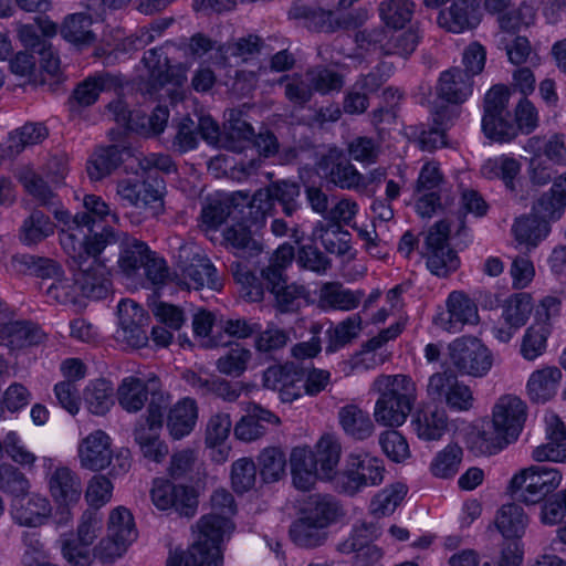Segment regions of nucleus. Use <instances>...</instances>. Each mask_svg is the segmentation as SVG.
I'll list each match as a JSON object with an SVG mask.
<instances>
[{
    "label": "nucleus",
    "instance_id": "obj_30",
    "mask_svg": "<svg viewBox=\"0 0 566 566\" xmlns=\"http://www.w3.org/2000/svg\"><path fill=\"white\" fill-rule=\"evenodd\" d=\"M301 514L327 528L343 514L338 501L328 494H312L305 501Z\"/></svg>",
    "mask_w": 566,
    "mask_h": 566
},
{
    "label": "nucleus",
    "instance_id": "obj_22",
    "mask_svg": "<svg viewBox=\"0 0 566 566\" xmlns=\"http://www.w3.org/2000/svg\"><path fill=\"white\" fill-rule=\"evenodd\" d=\"M290 15L296 19L308 18L311 15L315 27L319 31L324 32L356 29L363 22L360 17L353 12L333 13L324 10L310 12L308 9L298 6H295L290 10Z\"/></svg>",
    "mask_w": 566,
    "mask_h": 566
},
{
    "label": "nucleus",
    "instance_id": "obj_42",
    "mask_svg": "<svg viewBox=\"0 0 566 566\" xmlns=\"http://www.w3.org/2000/svg\"><path fill=\"white\" fill-rule=\"evenodd\" d=\"M495 525L506 539L520 538L525 533L527 516L522 506L515 503L504 504L497 511Z\"/></svg>",
    "mask_w": 566,
    "mask_h": 566
},
{
    "label": "nucleus",
    "instance_id": "obj_45",
    "mask_svg": "<svg viewBox=\"0 0 566 566\" xmlns=\"http://www.w3.org/2000/svg\"><path fill=\"white\" fill-rule=\"evenodd\" d=\"M108 83V77L105 75H97L87 77L74 88L73 94L69 98L70 111L75 113L82 107L93 105L101 92L105 90Z\"/></svg>",
    "mask_w": 566,
    "mask_h": 566
},
{
    "label": "nucleus",
    "instance_id": "obj_25",
    "mask_svg": "<svg viewBox=\"0 0 566 566\" xmlns=\"http://www.w3.org/2000/svg\"><path fill=\"white\" fill-rule=\"evenodd\" d=\"M411 426L419 439L438 441L449 429V418L444 409L428 407L415 413Z\"/></svg>",
    "mask_w": 566,
    "mask_h": 566
},
{
    "label": "nucleus",
    "instance_id": "obj_1",
    "mask_svg": "<svg viewBox=\"0 0 566 566\" xmlns=\"http://www.w3.org/2000/svg\"><path fill=\"white\" fill-rule=\"evenodd\" d=\"M211 513L203 515L196 524L195 543L185 552L175 553L167 566H221V544L234 528L231 516L235 513L233 495L216 490L210 499Z\"/></svg>",
    "mask_w": 566,
    "mask_h": 566
},
{
    "label": "nucleus",
    "instance_id": "obj_53",
    "mask_svg": "<svg viewBox=\"0 0 566 566\" xmlns=\"http://www.w3.org/2000/svg\"><path fill=\"white\" fill-rule=\"evenodd\" d=\"M48 135L42 123H27L10 134L8 147L11 154H20L25 147L42 143Z\"/></svg>",
    "mask_w": 566,
    "mask_h": 566
},
{
    "label": "nucleus",
    "instance_id": "obj_31",
    "mask_svg": "<svg viewBox=\"0 0 566 566\" xmlns=\"http://www.w3.org/2000/svg\"><path fill=\"white\" fill-rule=\"evenodd\" d=\"M521 172V164L517 159L510 156H500L490 158L481 167V174L488 179H501L506 189L518 197L517 177Z\"/></svg>",
    "mask_w": 566,
    "mask_h": 566
},
{
    "label": "nucleus",
    "instance_id": "obj_46",
    "mask_svg": "<svg viewBox=\"0 0 566 566\" xmlns=\"http://www.w3.org/2000/svg\"><path fill=\"white\" fill-rule=\"evenodd\" d=\"M314 455L319 468V479L334 481V470L340 458V446L337 440L332 436H323L316 443Z\"/></svg>",
    "mask_w": 566,
    "mask_h": 566
},
{
    "label": "nucleus",
    "instance_id": "obj_50",
    "mask_svg": "<svg viewBox=\"0 0 566 566\" xmlns=\"http://www.w3.org/2000/svg\"><path fill=\"white\" fill-rule=\"evenodd\" d=\"M457 116V113L449 107H444L437 112L433 116V122L437 125L434 128L424 130L419 137L421 149L432 151L446 145L444 130Z\"/></svg>",
    "mask_w": 566,
    "mask_h": 566
},
{
    "label": "nucleus",
    "instance_id": "obj_49",
    "mask_svg": "<svg viewBox=\"0 0 566 566\" xmlns=\"http://www.w3.org/2000/svg\"><path fill=\"white\" fill-rule=\"evenodd\" d=\"M463 450L457 443H450L439 451L430 464L431 473L439 479L454 476L462 461Z\"/></svg>",
    "mask_w": 566,
    "mask_h": 566
},
{
    "label": "nucleus",
    "instance_id": "obj_48",
    "mask_svg": "<svg viewBox=\"0 0 566 566\" xmlns=\"http://www.w3.org/2000/svg\"><path fill=\"white\" fill-rule=\"evenodd\" d=\"M88 410L96 416H104L113 406V387L105 379L92 381L84 391Z\"/></svg>",
    "mask_w": 566,
    "mask_h": 566
},
{
    "label": "nucleus",
    "instance_id": "obj_55",
    "mask_svg": "<svg viewBox=\"0 0 566 566\" xmlns=\"http://www.w3.org/2000/svg\"><path fill=\"white\" fill-rule=\"evenodd\" d=\"M78 214L84 217L80 223L85 226L87 231H93L94 226L104 221L107 217H111L114 222L118 220L117 214L111 211L108 205L95 195L84 197L83 211H80Z\"/></svg>",
    "mask_w": 566,
    "mask_h": 566
},
{
    "label": "nucleus",
    "instance_id": "obj_21",
    "mask_svg": "<svg viewBox=\"0 0 566 566\" xmlns=\"http://www.w3.org/2000/svg\"><path fill=\"white\" fill-rule=\"evenodd\" d=\"M45 338L46 334L31 322L10 321L0 324V345L10 350L39 345Z\"/></svg>",
    "mask_w": 566,
    "mask_h": 566
},
{
    "label": "nucleus",
    "instance_id": "obj_23",
    "mask_svg": "<svg viewBox=\"0 0 566 566\" xmlns=\"http://www.w3.org/2000/svg\"><path fill=\"white\" fill-rule=\"evenodd\" d=\"M473 91V81L468 72L460 67H452L440 74L436 86L437 95L451 104H461L468 99Z\"/></svg>",
    "mask_w": 566,
    "mask_h": 566
},
{
    "label": "nucleus",
    "instance_id": "obj_44",
    "mask_svg": "<svg viewBox=\"0 0 566 566\" xmlns=\"http://www.w3.org/2000/svg\"><path fill=\"white\" fill-rule=\"evenodd\" d=\"M277 84L284 87L285 98L295 107L303 108L313 97V88L307 72L283 75Z\"/></svg>",
    "mask_w": 566,
    "mask_h": 566
},
{
    "label": "nucleus",
    "instance_id": "obj_12",
    "mask_svg": "<svg viewBox=\"0 0 566 566\" xmlns=\"http://www.w3.org/2000/svg\"><path fill=\"white\" fill-rule=\"evenodd\" d=\"M48 468L49 492L56 504L69 506L78 502L82 495V482L78 474L66 465H53L51 459H44Z\"/></svg>",
    "mask_w": 566,
    "mask_h": 566
},
{
    "label": "nucleus",
    "instance_id": "obj_10",
    "mask_svg": "<svg viewBox=\"0 0 566 566\" xmlns=\"http://www.w3.org/2000/svg\"><path fill=\"white\" fill-rule=\"evenodd\" d=\"M449 234V224L438 221L430 228L424 241L426 251L422 254L427 259V268L440 277L448 276L460 266L457 252L448 243Z\"/></svg>",
    "mask_w": 566,
    "mask_h": 566
},
{
    "label": "nucleus",
    "instance_id": "obj_15",
    "mask_svg": "<svg viewBox=\"0 0 566 566\" xmlns=\"http://www.w3.org/2000/svg\"><path fill=\"white\" fill-rule=\"evenodd\" d=\"M76 282L82 297L101 300L106 297L111 287L107 268L99 255L75 265Z\"/></svg>",
    "mask_w": 566,
    "mask_h": 566
},
{
    "label": "nucleus",
    "instance_id": "obj_16",
    "mask_svg": "<svg viewBox=\"0 0 566 566\" xmlns=\"http://www.w3.org/2000/svg\"><path fill=\"white\" fill-rule=\"evenodd\" d=\"M153 503L159 510L175 509L180 515L191 517L197 510L198 501L184 485H175L168 481H156L151 489Z\"/></svg>",
    "mask_w": 566,
    "mask_h": 566
},
{
    "label": "nucleus",
    "instance_id": "obj_56",
    "mask_svg": "<svg viewBox=\"0 0 566 566\" xmlns=\"http://www.w3.org/2000/svg\"><path fill=\"white\" fill-rule=\"evenodd\" d=\"M18 179L25 191L31 195L40 205H53L54 193L44 179L32 168L24 167L18 172Z\"/></svg>",
    "mask_w": 566,
    "mask_h": 566
},
{
    "label": "nucleus",
    "instance_id": "obj_35",
    "mask_svg": "<svg viewBox=\"0 0 566 566\" xmlns=\"http://www.w3.org/2000/svg\"><path fill=\"white\" fill-rule=\"evenodd\" d=\"M562 371L555 366H547L531 374L527 381V392L535 402H546L557 390Z\"/></svg>",
    "mask_w": 566,
    "mask_h": 566
},
{
    "label": "nucleus",
    "instance_id": "obj_32",
    "mask_svg": "<svg viewBox=\"0 0 566 566\" xmlns=\"http://www.w3.org/2000/svg\"><path fill=\"white\" fill-rule=\"evenodd\" d=\"M326 159L332 164L328 171L331 182L342 189L361 191L364 175L347 158L339 151L332 150Z\"/></svg>",
    "mask_w": 566,
    "mask_h": 566
},
{
    "label": "nucleus",
    "instance_id": "obj_29",
    "mask_svg": "<svg viewBox=\"0 0 566 566\" xmlns=\"http://www.w3.org/2000/svg\"><path fill=\"white\" fill-rule=\"evenodd\" d=\"M524 150L527 154H536L539 157H545L557 166H566V136L562 133H554L549 137L532 136L525 145Z\"/></svg>",
    "mask_w": 566,
    "mask_h": 566
},
{
    "label": "nucleus",
    "instance_id": "obj_63",
    "mask_svg": "<svg viewBox=\"0 0 566 566\" xmlns=\"http://www.w3.org/2000/svg\"><path fill=\"white\" fill-rule=\"evenodd\" d=\"M549 327L546 324H535L526 329L521 345V354L527 360H534L546 348Z\"/></svg>",
    "mask_w": 566,
    "mask_h": 566
},
{
    "label": "nucleus",
    "instance_id": "obj_27",
    "mask_svg": "<svg viewBox=\"0 0 566 566\" xmlns=\"http://www.w3.org/2000/svg\"><path fill=\"white\" fill-rule=\"evenodd\" d=\"M337 417L345 434L355 441L367 440L375 431L369 413L356 403L340 407Z\"/></svg>",
    "mask_w": 566,
    "mask_h": 566
},
{
    "label": "nucleus",
    "instance_id": "obj_11",
    "mask_svg": "<svg viewBox=\"0 0 566 566\" xmlns=\"http://www.w3.org/2000/svg\"><path fill=\"white\" fill-rule=\"evenodd\" d=\"M117 313V338L133 348L146 346L149 339L146 331L149 317L145 310L132 300H122Z\"/></svg>",
    "mask_w": 566,
    "mask_h": 566
},
{
    "label": "nucleus",
    "instance_id": "obj_61",
    "mask_svg": "<svg viewBox=\"0 0 566 566\" xmlns=\"http://www.w3.org/2000/svg\"><path fill=\"white\" fill-rule=\"evenodd\" d=\"M261 476L265 482L279 481L285 473L286 459L277 448L264 449L259 458Z\"/></svg>",
    "mask_w": 566,
    "mask_h": 566
},
{
    "label": "nucleus",
    "instance_id": "obj_8",
    "mask_svg": "<svg viewBox=\"0 0 566 566\" xmlns=\"http://www.w3.org/2000/svg\"><path fill=\"white\" fill-rule=\"evenodd\" d=\"M427 395L433 401L444 403L450 411L467 412L475 403L470 386L450 371H438L428 379Z\"/></svg>",
    "mask_w": 566,
    "mask_h": 566
},
{
    "label": "nucleus",
    "instance_id": "obj_57",
    "mask_svg": "<svg viewBox=\"0 0 566 566\" xmlns=\"http://www.w3.org/2000/svg\"><path fill=\"white\" fill-rule=\"evenodd\" d=\"M306 72L313 93L317 92L326 95L339 92L345 84L344 76L340 73L325 66H315L306 70Z\"/></svg>",
    "mask_w": 566,
    "mask_h": 566
},
{
    "label": "nucleus",
    "instance_id": "obj_7",
    "mask_svg": "<svg viewBox=\"0 0 566 566\" xmlns=\"http://www.w3.org/2000/svg\"><path fill=\"white\" fill-rule=\"evenodd\" d=\"M177 268L179 283L187 289L199 290L208 286L219 290L222 286L216 266L211 260L193 245H181L178 252Z\"/></svg>",
    "mask_w": 566,
    "mask_h": 566
},
{
    "label": "nucleus",
    "instance_id": "obj_3",
    "mask_svg": "<svg viewBox=\"0 0 566 566\" xmlns=\"http://www.w3.org/2000/svg\"><path fill=\"white\" fill-rule=\"evenodd\" d=\"M526 405L515 395H503L494 403L492 424L494 432L482 431L480 438L490 452L504 449L515 441L526 420Z\"/></svg>",
    "mask_w": 566,
    "mask_h": 566
},
{
    "label": "nucleus",
    "instance_id": "obj_62",
    "mask_svg": "<svg viewBox=\"0 0 566 566\" xmlns=\"http://www.w3.org/2000/svg\"><path fill=\"white\" fill-rule=\"evenodd\" d=\"M295 258L294 248L291 244L280 245L270 259L269 265L261 271L265 282H283L284 271Z\"/></svg>",
    "mask_w": 566,
    "mask_h": 566
},
{
    "label": "nucleus",
    "instance_id": "obj_28",
    "mask_svg": "<svg viewBox=\"0 0 566 566\" xmlns=\"http://www.w3.org/2000/svg\"><path fill=\"white\" fill-rule=\"evenodd\" d=\"M93 22L94 18L84 12L69 14L60 28V34L78 49L91 46L97 40L96 33L92 29Z\"/></svg>",
    "mask_w": 566,
    "mask_h": 566
},
{
    "label": "nucleus",
    "instance_id": "obj_52",
    "mask_svg": "<svg viewBox=\"0 0 566 566\" xmlns=\"http://www.w3.org/2000/svg\"><path fill=\"white\" fill-rule=\"evenodd\" d=\"M54 232V224L48 216L34 210L21 227V240L24 244H36Z\"/></svg>",
    "mask_w": 566,
    "mask_h": 566
},
{
    "label": "nucleus",
    "instance_id": "obj_51",
    "mask_svg": "<svg viewBox=\"0 0 566 566\" xmlns=\"http://www.w3.org/2000/svg\"><path fill=\"white\" fill-rule=\"evenodd\" d=\"M532 310V297L528 293L513 294L503 304V322L521 328L526 324Z\"/></svg>",
    "mask_w": 566,
    "mask_h": 566
},
{
    "label": "nucleus",
    "instance_id": "obj_9",
    "mask_svg": "<svg viewBox=\"0 0 566 566\" xmlns=\"http://www.w3.org/2000/svg\"><path fill=\"white\" fill-rule=\"evenodd\" d=\"M450 360L462 375L485 376L493 365L489 348L476 337L463 336L449 345Z\"/></svg>",
    "mask_w": 566,
    "mask_h": 566
},
{
    "label": "nucleus",
    "instance_id": "obj_14",
    "mask_svg": "<svg viewBox=\"0 0 566 566\" xmlns=\"http://www.w3.org/2000/svg\"><path fill=\"white\" fill-rule=\"evenodd\" d=\"M480 0H452L439 10L437 24L446 32L459 34L475 28L480 22Z\"/></svg>",
    "mask_w": 566,
    "mask_h": 566
},
{
    "label": "nucleus",
    "instance_id": "obj_2",
    "mask_svg": "<svg viewBox=\"0 0 566 566\" xmlns=\"http://www.w3.org/2000/svg\"><path fill=\"white\" fill-rule=\"evenodd\" d=\"M371 389L379 394L375 403L374 418L385 427H400L410 415L417 400V387L407 375H380Z\"/></svg>",
    "mask_w": 566,
    "mask_h": 566
},
{
    "label": "nucleus",
    "instance_id": "obj_36",
    "mask_svg": "<svg viewBox=\"0 0 566 566\" xmlns=\"http://www.w3.org/2000/svg\"><path fill=\"white\" fill-rule=\"evenodd\" d=\"M512 232L520 244H524L527 251L536 248L551 232V226L546 220L535 216H523L515 220Z\"/></svg>",
    "mask_w": 566,
    "mask_h": 566
},
{
    "label": "nucleus",
    "instance_id": "obj_60",
    "mask_svg": "<svg viewBox=\"0 0 566 566\" xmlns=\"http://www.w3.org/2000/svg\"><path fill=\"white\" fill-rule=\"evenodd\" d=\"M379 534V527L375 523L361 522L354 526L349 537L338 544L337 549L343 554L360 552Z\"/></svg>",
    "mask_w": 566,
    "mask_h": 566
},
{
    "label": "nucleus",
    "instance_id": "obj_34",
    "mask_svg": "<svg viewBox=\"0 0 566 566\" xmlns=\"http://www.w3.org/2000/svg\"><path fill=\"white\" fill-rule=\"evenodd\" d=\"M128 153V149L117 145L97 148L87 161L90 179L97 181L111 175L122 164L123 155Z\"/></svg>",
    "mask_w": 566,
    "mask_h": 566
},
{
    "label": "nucleus",
    "instance_id": "obj_26",
    "mask_svg": "<svg viewBox=\"0 0 566 566\" xmlns=\"http://www.w3.org/2000/svg\"><path fill=\"white\" fill-rule=\"evenodd\" d=\"M198 420V406L195 399L186 397L178 400L168 411L166 427L174 440L190 434Z\"/></svg>",
    "mask_w": 566,
    "mask_h": 566
},
{
    "label": "nucleus",
    "instance_id": "obj_19",
    "mask_svg": "<svg viewBox=\"0 0 566 566\" xmlns=\"http://www.w3.org/2000/svg\"><path fill=\"white\" fill-rule=\"evenodd\" d=\"M78 459L84 469H105L112 461L111 438L102 430L90 433L78 446Z\"/></svg>",
    "mask_w": 566,
    "mask_h": 566
},
{
    "label": "nucleus",
    "instance_id": "obj_54",
    "mask_svg": "<svg viewBox=\"0 0 566 566\" xmlns=\"http://www.w3.org/2000/svg\"><path fill=\"white\" fill-rule=\"evenodd\" d=\"M406 494L407 486L401 483H396L381 490L370 503L371 513L377 517L394 513Z\"/></svg>",
    "mask_w": 566,
    "mask_h": 566
},
{
    "label": "nucleus",
    "instance_id": "obj_5",
    "mask_svg": "<svg viewBox=\"0 0 566 566\" xmlns=\"http://www.w3.org/2000/svg\"><path fill=\"white\" fill-rule=\"evenodd\" d=\"M562 478V472L554 467L532 465L512 478L510 490L515 500L535 504L555 491Z\"/></svg>",
    "mask_w": 566,
    "mask_h": 566
},
{
    "label": "nucleus",
    "instance_id": "obj_37",
    "mask_svg": "<svg viewBox=\"0 0 566 566\" xmlns=\"http://www.w3.org/2000/svg\"><path fill=\"white\" fill-rule=\"evenodd\" d=\"M149 379L144 381L140 378L125 377L117 388V400L119 406L127 412L140 411L148 400Z\"/></svg>",
    "mask_w": 566,
    "mask_h": 566
},
{
    "label": "nucleus",
    "instance_id": "obj_47",
    "mask_svg": "<svg viewBox=\"0 0 566 566\" xmlns=\"http://www.w3.org/2000/svg\"><path fill=\"white\" fill-rule=\"evenodd\" d=\"M266 290L274 295L275 306L281 313L297 311L306 293L304 286L286 284V277L277 284L275 282H266Z\"/></svg>",
    "mask_w": 566,
    "mask_h": 566
},
{
    "label": "nucleus",
    "instance_id": "obj_41",
    "mask_svg": "<svg viewBox=\"0 0 566 566\" xmlns=\"http://www.w3.org/2000/svg\"><path fill=\"white\" fill-rule=\"evenodd\" d=\"M413 0H382L378 6L380 20L387 28L403 29L413 18Z\"/></svg>",
    "mask_w": 566,
    "mask_h": 566
},
{
    "label": "nucleus",
    "instance_id": "obj_64",
    "mask_svg": "<svg viewBox=\"0 0 566 566\" xmlns=\"http://www.w3.org/2000/svg\"><path fill=\"white\" fill-rule=\"evenodd\" d=\"M566 208V202L554 191L551 187L547 191L543 192L534 202L532 211L538 218L546 220L549 224L551 221L560 219Z\"/></svg>",
    "mask_w": 566,
    "mask_h": 566
},
{
    "label": "nucleus",
    "instance_id": "obj_17",
    "mask_svg": "<svg viewBox=\"0 0 566 566\" xmlns=\"http://www.w3.org/2000/svg\"><path fill=\"white\" fill-rule=\"evenodd\" d=\"M143 63L147 69L149 91H157L166 84L181 85L186 80L180 67L171 66L163 48H154L145 52Z\"/></svg>",
    "mask_w": 566,
    "mask_h": 566
},
{
    "label": "nucleus",
    "instance_id": "obj_18",
    "mask_svg": "<svg viewBox=\"0 0 566 566\" xmlns=\"http://www.w3.org/2000/svg\"><path fill=\"white\" fill-rule=\"evenodd\" d=\"M52 506L50 501L38 493L27 494L12 499L11 516L19 525L38 527L51 515Z\"/></svg>",
    "mask_w": 566,
    "mask_h": 566
},
{
    "label": "nucleus",
    "instance_id": "obj_6",
    "mask_svg": "<svg viewBox=\"0 0 566 566\" xmlns=\"http://www.w3.org/2000/svg\"><path fill=\"white\" fill-rule=\"evenodd\" d=\"M85 226L62 228L60 231V243L63 251L77 265L102 253L107 244L116 242V233L111 228H104L101 233L90 235Z\"/></svg>",
    "mask_w": 566,
    "mask_h": 566
},
{
    "label": "nucleus",
    "instance_id": "obj_20",
    "mask_svg": "<svg viewBox=\"0 0 566 566\" xmlns=\"http://www.w3.org/2000/svg\"><path fill=\"white\" fill-rule=\"evenodd\" d=\"M119 241L118 268L129 279L140 276V271L150 256L151 250L142 240L127 233L116 234Z\"/></svg>",
    "mask_w": 566,
    "mask_h": 566
},
{
    "label": "nucleus",
    "instance_id": "obj_33",
    "mask_svg": "<svg viewBox=\"0 0 566 566\" xmlns=\"http://www.w3.org/2000/svg\"><path fill=\"white\" fill-rule=\"evenodd\" d=\"M161 427L136 423L133 430L135 443L142 455L153 462H161L168 454L167 444L160 439Z\"/></svg>",
    "mask_w": 566,
    "mask_h": 566
},
{
    "label": "nucleus",
    "instance_id": "obj_4",
    "mask_svg": "<svg viewBox=\"0 0 566 566\" xmlns=\"http://www.w3.org/2000/svg\"><path fill=\"white\" fill-rule=\"evenodd\" d=\"M385 465L381 459L368 453H352L346 460V467L334 478V488L344 494L355 495L367 486L382 482Z\"/></svg>",
    "mask_w": 566,
    "mask_h": 566
},
{
    "label": "nucleus",
    "instance_id": "obj_59",
    "mask_svg": "<svg viewBox=\"0 0 566 566\" xmlns=\"http://www.w3.org/2000/svg\"><path fill=\"white\" fill-rule=\"evenodd\" d=\"M361 324L363 322L359 314H354L339 322L333 331L328 332L329 344L327 345L326 350L333 353L350 343L359 335Z\"/></svg>",
    "mask_w": 566,
    "mask_h": 566
},
{
    "label": "nucleus",
    "instance_id": "obj_39",
    "mask_svg": "<svg viewBox=\"0 0 566 566\" xmlns=\"http://www.w3.org/2000/svg\"><path fill=\"white\" fill-rule=\"evenodd\" d=\"M223 240L229 249L239 258H250L261 252L262 245L255 240L244 223L238 222L228 227Z\"/></svg>",
    "mask_w": 566,
    "mask_h": 566
},
{
    "label": "nucleus",
    "instance_id": "obj_38",
    "mask_svg": "<svg viewBox=\"0 0 566 566\" xmlns=\"http://www.w3.org/2000/svg\"><path fill=\"white\" fill-rule=\"evenodd\" d=\"M231 273L237 284L240 285L241 295L249 302L263 300L266 282L263 276L260 279L243 261L232 262Z\"/></svg>",
    "mask_w": 566,
    "mask_h": 566
},
{
    "label": "nucleus",
    "instance_id": "obj_24",
    "mask_svg": "<svg viewBox=\"0 0 566 566\" xmlns=\"http://www.w3.org/2000/svg\"><path fill=\"white\" fill-rule=\"evenodd\" d=\"M365 296L361 290H350L339 282H326L318 292V304L323 310L353 311Z\"/></svg>",
    "mask_w": 566,
    "mask_h": 566
},
{
    "label": "nucleus",
    "instance_id": "obj_58",
    "mask_svg": "<svg viewBox=\"0 0 566 566\" xmlns=\"http://www.w3.org/2000/svg\"><path fill=\"white\" fill-rule=\"evenodd\" d=\"M48 297L63 305L81 304V292L76 282L75 273L72 279L64 277L63 274L54 279L46 287Z\"/></svg>",
    "mask_w": 566,
    "mask_h": 566
},
{
    "label": "nucleus",
    "instance_id": "obj_40",
    "mask_svg": "<svg viewBox=\"0 0 566 566\" xmlns=\"http://www.w3.org/2000/svg\"><path fill=\"white\" fill-rule=\"evenodd\" d=\"M292 542L302 548H315L323 545L327 538L326 528L302 515L295 520L289 531Z\"/></svg>",
    "mask_w": 566,
    "mask_h": 566
},
{
    "label": "nucleus",
    "instance_id": "obj_43",
    "mask_svg": "<svg viewBox=\"0 0 566 566\" xmlns=\"http://www.w3.org/2000/svg\"><path fill=\"white\" fill-rule=\"evenodd\" d=\"M11 263L19 273H29L43 279H55L63 274L61 265L49 258L21 254L13 256Z\"/></svg>",
    "mask_w": 566,
    "mask_h": 566
},
{
    "label": "nucleus",
    "instance_id": "obj_13",
    "mask_svg": "<svg viewBox=\"0 0 566 566\" xmlns=\"http://www.w3.org/2000/svg\"><path fill=\"white\" fill-rule=\"evenodd\" d=\"M479 321L478 307L463 292L453 291L447 300V312L434 317V324L449 332L457 333L465 324H476Z\"/></svg>",
    "mask_w": 566,
    "mask_h": 566
}]
</instances>
